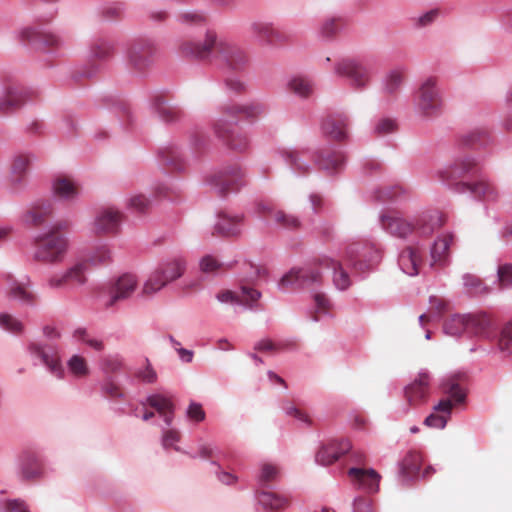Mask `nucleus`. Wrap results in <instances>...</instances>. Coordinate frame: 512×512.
I'll return each mask as SVG.
<instances>
[{
    "label": "nucleus",
    "mask_w": 512,
    "mask_h": 512,
    "mask_svg": "<svg viewBox=\"0 0 512 512\" xmlns=\"http://www.w3.org/2000/svg\"><path fill=\"white\" fill-rule=\"evenodd\" d=\"M179 54L184 58L210 60L222 69L242 71L249 63L248 54L240 46L208 29L203 40H183L178 47Z\"/></svg>",
    "instance_id": "nucleus-1"
},
{
    "label": "nucleus",
    "mask_w": 512,
    "mask_h": 512,
    "mask_svg": "<svg viewBox=\"0 0 512 512\" xmlns=\"http://www.w3.org/2000/svg\"><path fill=\"white\" fill-rule=\"evenodd\" d=\"M479 170V162L470 155H458L453 160L433 172V177L455 193L469 192L474 197L487 202H495L499 198L494 184L486 181L468 183L460 181L466 176L475 175Z\"/></svg>",
    "instance_id": "nucleus-2"
},
{
    "label": "nucleus",
    "mask_w": 512,
    "mask_h": 512,
    "mask_svg": "<svg viewBox=\"0 0 512 512\" xmlns=\"http://www.w3.org/2000/svg\"><path fill=\"white\" fill-rule=\"evenodd\" d=\"M344 259L360 276L374 271L382 260L381 249L373 242L363 239L346 243Z\"/></svg>",
    "instance_id": "nucleus-3"
},
{
    "label": "nucleus",
    "mask_w": 512,
    "mask_h": 512,
    "mask_svg": "<svg viewBox=\"0 0 512 512\" xmlns=\"http://www.w3.org/2000/svg\"><path fill=\"white\" fill-rule=\"evenodd\" d=\"M443 98L436 77L424 78L414 96V109L416 113L425 118H434L441 115Z\"/></svg>",
    "instance_id": "nucleus-4"
},
{
    "label": "nucleus",
    "mask_w": 512,
    "mask_h": 512,
    "mask_svg": "<svg viewBox=\"0 0 512 512\" xmlns=\"http://www.w3.org/2000/svg\"><path fill=\"white\" fill-rule=\"evenodd\" d=\"M432 220V215H423L414 225L402 217L386 214L379 216L382 229L389 235L400 239L408 238L414 230H417L421 236L430 235L438 224V219H435L434 223H431Z\"/></svg>",
    "instance_id": "nucleus-5"
},
{
    "label": "nucleus",
    "mask_w": 512,
    "mask_h": 512,
    "mask_svg": "<svg viewBox=\"0 0 512 512\" xmlns=\"http://www.w3.org/2000/svg\"><path fill=\"white\" fill-rule=\"evenodd\" d=\"M33 259L47 264H59L66 255L68 240L63 235L41 232L34 237Z\"/></svg>",
    "instance_id": "nucleus-6"
},
{
    "label": "nucleus",
    "mask_w": 512,
    "mask_h": 512,
    "mask_svg": "<svg viewBox=\"0 0 512 512\" xmlns=\"http://www.w3.org/2000/svg\"><path fill=\"white\" fill-rule=\"evenodd\" d=\"M334 74L346 79L352 88L361 90L370 83L371 67L356 58L344 57L336 61Z\"/></svg>",
    "instance_id": "nucleus-7"
},
{
    "label": "nucleus",
    "mask_w": 512,
    "mask_h": 512,
    "mask_svg": "<svg viewBox=\"0 0 512 512\" xmlns=\"http://www.w3.org/2000/svg\"><path fill=\"white\" fill-rule=\"evenodd\" d=\"M237 119L220 113L213 123V131L217 138L222 140L230 149L243 152L248 149L250 139L242 131L236 130Z\"/></svg>",
    "instance_id": "nucleus-8"
},
{
    "label": "nucleus",
    "mask_w": 512,
    "mask_h": 512,
    "mask_svg": "<svg viewBox=\"0 0 512 512\" xmlns=\"http://www.w3.org/2000/svg\"><path fill=\"white\" fill-rule=\"evenodd\" d=\"M322 281L320 271L315 267L292 268L282 276L278 283L280 290L288 289H314Z\"/></svg>",
    "instance_id": "nucleus-9"
},
{
    "label": "nucleus",
    "mask_w": 512,
    "mask_h": 512,
    "mask_svg": "<svg viewBox=\"0 0 512 512\" xmlns=\"http://www.w3.org/2000/svg\"><path fill=\"white\" fill-rule=\"evenodd\" d=\"M28 351L34 359L39 360L50 374L63 379L65 370L62 365L60 350L57 346L48 343L33 342L29 344Z\"/></svg>",
    "instance_id": "nucleus-10"
},
{
    "label": "nucleus",
    "mask_w": 512,
    "mask_h": 512,
    "mask_svg": "<svg viewBox=\"0 0 512 512\" xmlns=\"http://www.w3.org/2000/svg\"><path fill=\"white\" fill-rule=\"evenodd\" d=\"M87 269L86 262H77L66 270L50 275L46 285L53 290L65 289L69 286H82L87 281Z\"/></svg>",
    "instance_id": "nucleus-11"
},
{
    "label": "nucleus",
    "mask_w": 512,
    "mask_h": 512,
    "mask_svg": "<svg viewBox=\"0 0 512 512\" xmlns=\"http://www.w3.org/2000/svg\"><path fill=\"white\" fill-rule=\"evenodd\" d=\"M244 174L240 167L230 166L212 175L210 185L220 196H225L229 192H236L245 184Z\"/></svg>",
    "instance_id": "nucleus-12"
},
{
    "label": "nucleus",
    "mask_w": 512,
    "mask_h": 512,
    "mask_svg": "<svg viewBox=\"0 0 512 512\" xmlns=\"http://www.w3.org/2000/svg\"><path fill=\"white\" fill-rule=\"evenodd\" d=\"M469 336L479 340L493 341L496 339L498 322L486 312L468 313Z\"/></svg>",
    "instance_id": "nucleus-13"
},
{
    "label": "nucleus",
    "mask_w": 512,
    "mask_h": 512,
    "mask_svg": "<svg viewBox=\"0 0 512 512\" xmlns=\"http://www.w3.org/2000/svg\"><path fill=\"white\" fill-rule=\"evenodd\" d=\"M138 287L136 275L125 273L114 281L108 290V295L103 301L106 308L113 307L117 302L129 299Z\"/></svg>",
    "instance_id": "nucleus-14"
},
{
    "label": "nucleus",
    "mask_w": 512,
    "mask_h": 512,
    "mask_svg": "<svg viewBox=\"0 0 512 512\" xmlns=\"http://www.w3.org/2000/svg\"><path fill=\"white\" fill-rule=\"evenodd\" d=\"M155 47L150 41L135 42L126 51L127 64L137 72L145 71L152 63Z\"/></svg>",
    "instance_id": "nucleus-15"
},
{
    "label": "nucleus",
    "mask_w": 512,
    "mask_h": 512,
    "mask_svg": "<svg viewBox=\"0 0 512 512\" xmlns=\"http://www.w3.org/2000/svg\"><path fill=\"white\" fill-rule=\"evenodd\" d=\"M19 475L24 480H36L47 474L45 460L38 453L24 451L19 457Z\"/></svg>",
    "instance_id": "nucleus-16"
},
{
    "label": "nucleus",
    "mask_w": 512,
    "mask_h": 512,
    "mask_svg": "<svg viewBox=\"0 0 512 512\" xmlns=\"http://www.w3.org/2000/svg\"><path fill=\"white\" fill-rule=\"evenodd\" d=\"M347 474L355 489L361 490L367 494H373L379 491L381 475L373 468L351 467Z\"/></svg>",
    "instance_id": "nucleus-17"
},
{
    "label": "nucleus",
    "mask_w": 512,
    "mask_h": 512,
    "mask_svg": "<svg viewBox=\"0 0 512 512\" xmlns=\"http://www.w3.org/2000/svg\"><path fill=\"white\" fill-rule=\"evenodd\" d=\"M351 120L345 113H335L327 116L321 123L322 133L336 141H346L349 138Z\"/></svg>",
    "instance_id": "nucleus-18"
},
{
    "label": "nucleus",
    "mask_w": 512,
    "mask_h": 512,
    "mask_svg": "<svg viewBox=\"0 0 512 512\" xmlns=\"http://www.w3.org/2000/svg\"><path fill=\"white\" fill-rule=\"evenodd\" d=\"M430 375L426 369L419 371L417 378L404 388V395L409 407L424 403L429 394Z\"/></svg>",
    "instance_id": "nucleus-19"
},
{
    "label": "nucleus",
    "mask_w": 512,
    "mask_h": 512,
    "mask_svg": "<svg viewBox=\"0 0 512 512\" xmlns=\"http://www.w3.org/2000/svg\"><path fill=\"white\" fill-rule=\"evenodd\" d=\"M29 99L30 92L27 89L15 84L8 85L0 97V112L8 114L20 108Z\"/></svg>",
    "instance_id": "nucleus-20"
},
{
    "label": "nucleus",
    "mask_w": 512,
    "mask_h": 512,
    "mask_svg": "<svg viewBox=\"0 0 512 512\" xmlns=\"http://www.w3.org/2000/svg\"><path fill=\"white\" fill-rule=\"evenodd\" d=\"M350 449L351 444L348 440L330 441L319 448L315 455V461L322 466L331 465Z\"/></svg>",
    "instance_id": "nucleus-21"
},
{
    "label": "nucleus",
    "mask_w": 512,
    "mask_h": 512,
    "mask_svg": "<svg viewBox=\"0 0 512 512\" xmlns=\"http://www.w3.org/2000/svg\"><path fill=\"white\" fill-rule=\"evenodd\" d=\"M53 214V207L48 200L33 202L21 216V222L27 226H41Z\"/></svg>",
    "instance_id": "nucleus-22"
},
{
    "label": "nucleus",
    "mask_w": 512,
    "mask_h": 512,
    "mask_svg": "<svg viewBox=\"0 0 512 512\" xmlns=\"http://www.w3.org/2000/svg\"><path fill=\"white\" fill-rule=\"evenodd\" d=\"M122 221V213L115 208L101 209L94 219V229L98 233H116Z\"/></svg>",
    "instance_id": "nucleus-23"
},
{
    "label": "nucleus",
    "mask_w": 512,
    "mask_h": 512,
    "mask_svg": "<svg viewBox=\"0 0 512 512\" xmlns=\"http://www.w3.org/2000/svg\"><path fill=\"white\" fill-rule=\"evenodd\" d=\"M421 462L422 457L418 452L411 451L406 454L399 464L398 478L402 485H407L420 478Z\"/></svg>",
    "instance_id": "nucleus-24"
},
{
    "label": "nucleus",
    "mask_w": 512,
    "mask_h": 512,
    "mask_svg": "<svg viewBox=\"0 0 512 512\" xmlns=\"http://www.w3.org/2000/svg\"><path fill=\"white\" fill-rule=\"evenodd\" d=\"M318 265L322 269H331L333 271V283L335 287L344 291L351 286V279L346 270H344L340 261L333 259L327 255H323L317 260Z\"/></svg>",
    "instance_id": "nucleus-25"
},
{
    "label": "nucleus",
    "mask_w": 512,
    "mask_h": 512,
    "mask_svg": "<svg viewBox=\"0 0 512 512\" xmlns=\"http://www.w3.org/2000/svg\"><path fill=\"white\" fill-rule=\"evenodd\" d=\"M142 404L154 408L167 427L172 425L174 420V404L169 397L162 394H151L147 396Z\"/></svg>",
    "instance_id": "nucleus-26"
},
{
    "label": "nucleus",
    "mask_w": 512,
    "mask_h": 512,
    "mask_svg": "<svg viewBox=\"0 0 512 512\" xmlns=\"http://www.w3.org/2000/svg\"><path fill=\"white\" fill-rule=\"evenodd\" d=\"M251 33L262 43L273 44L274 42H284L287 37L279 30L273 27L271 22L254 21L250 25Z\"/></svg>",
    "instance_id": "nucleus-27"
},
{
    "label": "nucleus",
    "mask_w": 512,
    "mask_h": 512,
    "mask_svg": "<svg viewBox=\"0 0 512 512\" xmlns=\"http://www.w3.org/2000/svg\"><path fill=\"white\" fill-rule=\"evenodd\" d=\"M157 268L170 283L183 276L186 260L181 255H172L162 260Z\"/></svg>",
    "instance_id": "nucleus-28"
},
{
    "label": "nucleus",
    "mask_w": 512,
    "mask_h": 512,
    "mask_svg": "<svg viewBox=\"0 0 512 512\" xmlns=\"http://www.w3.org/2000/svg\"><path fill=\"white\" fill-rule=\"evenodd\" d=\"M31 285V279L29 276H26L25 281L22 283L12 281L8 286V294L12 299L19 301L23 305L34 306L36 304L37 296L29 290Z\"/></svg>",
    "instance_id": "nucleus-29"
},
{
    "label": "nucleus",
    "mask_w": 512,
    "mask_h": 512,
    "mask_svg": "<svg viewBox=\"0 0 512 512\" xmlns=\"http://www.w3.org/2000/svg\"><path fill=\"white\" fill-rule=\"evenodd\" d=\"M281 156L295 174L302 175L311 169V165L307 162L308 159L312 158L309 151L285 150L281 152Z\"/></svg>",
    "instance_id": "nucleus-30"
},
{
    "label": "nucleus",
    "mask_w": 512,
    "mask_h": 512,
    "mask_svg": "<svg viewBox=\"0 0 512 512\" xmlns=\"http://www.w3.org/2000/svg\"><path fill=\"white\" fill-rule=\"evenodd\" d=\"M53 195L63 201L74 202L80 196L77 183L67 178H57L52 183Z\"/></svg>",
    "instance_id": "nucleus-31"
},
{
    "label": "nucleus",
    "mask_w": 512,
    "mask_h": 512,
    "mask_svg": "<svg viewBox=\"0 0 512 512\" xmlns=\"http://www.w3.org/2000/svg\"><path fill=\"white\" fill-rule=\"evenodd\" d=\"M244 219L243 214H220L215 223V231L221 236H235L241 232V225Z\"/></svg>",
    "instance_id": "nucleus-32"
},
{
    "label": "nucleus",
    "mask_w": 512,
    "mask_h": 512,
    "mask_svg": "<svg viewBox=\"0 0 512 512\" xmlns=\"http://www.w3.org/2000/svg\"><path fill=\"white\" fill-rule=\"evenodd\" d=\"M433 410L437 411V412H441V414L431 413L430 415H428L425 418L424 424L428 427L436 428V429L445 428V426L448 422V418L451 415V410H452L451 400H449V399L440 400L439 403L433 407Z\"/></svg>",
    "instance_id": "nucleus-33"
},
{
    "label": "nucleus",
    "mask_w": 512,
    "mask_h": 512,
    "mask_svg": "<svg viewBox=\"0 0 512 512\" xmlns=\"http://www.w3.org/2000/svg\"><path fill=\"white\" fill-rule=\"evenodd\" d=\"M443 332L445 335L460 338L464 334L469 335V317L468 313L454 314L448 318L443 324Z\"/></svg>",
    "instance_id": "nucleus-34"
},
{
    "label": "nucleus",
    "mask_w": 512,
    "mask_h": 512,
    "mask_svg": "<svg viewBox=\"0 0 512 512\" xmlns=\"http://www.w3.org/2000/svg\"><path fill=\"white\" fill-rule=\"evenodd\" d=\"M258 504L268 512H277L285 509L289 504V498L271 491H261L256 495Z\"/></svg>",
    "instance_id": "nucleus-35"
},
{
    "label": "nucleus",
    "mask_w": 512,
    "mask_h": 512,
    "mask_svg": "<svg viewBox=\"0 0 512 512\" xmlns=\"http://www.w3.org/2000/svg\"><path fill=\"white\" fill-rule=\"evenodd\" d=\"M421 256L412 247H406L398 256V265L403 273L409 276H416L419 274V264Z\"/></svg>",
    "instance_id": "nucleus-36"
},
{
    "label": "nucleus",
    "mask_w": 512,
    "mask_h": 512,
    "mask_svg": "<svg viewBox=\"0 0 512 512\" xmlns=\"http://www.w3.org/2000/svg\"><path fill=\"white\" fill-rule=\"evenodd\" d=\"M158 161L161 166L171 167L173 170L181 171L184 168L179 148L174 144L159 150Z\"/></svg>",
    "instance_id": "nucleus-37"
},
{
    "label": "nucleus",
    "mask_w": 512,
    "mask_h": 512,
    "mask_svg": "<svg viewBox=\"0 0 512 512\" xmlns=\"http://www.w3.org/2000/svg\"><path fill=\"white\" fill-rule=\"evenodd\" d=\"M460 145L470 149H484L490 146L489 134L482 129H475L460 137Z\"/></svg>",
    "instance_id": "nucleus-38"
},
{
    "label": "nucleus",
    "mask_w": 512,
    "mask_h": 512,
    "mask_svg": "<svg viewBox=\"0 0 512 512\" xmlns=\"http://www.w3.org/2000/svg\"><path fill=\"white\" fill-rule=\"evenodd\" d=\"M219 112L227 115L230 118L237 119L239 114H246L249 117H254L264 112V107L259 103H253L248 105H235V104H224L220 106Z\"/></svg>",
    "instance_id": "nucleus-39"
},
{
    "label": "nucleus",
    "mask_w": 512,
    "mask_h": 512,
    "mask_svg": "<svg viewBox=\"0 0 512 512\" xmlns=\"http://www.w3.org/2000/svg\"><path fill=\"white\" fill-rule=\"evenodd\" d=\"M313 158L319 169L330 175L339 172L346 163V157L342 153H335L327 157L317 154Z\"/></svg>",
    "instance_id": "nucleus-40"
},
{
    "label": "nucleus",
    "mask_w": 512,
    "mask_h": 512,
    "mask_svg": "<svg viewBox=\"0 0 512 512\" xmlns=\"http://www.w3.org/2000/svg\"><path fill=\"white\" fill-rule=\"evenodd\" d=\"M441 389L443 393L449 396L448 399L451 400L452 406L461 404L466 400L465 389L451 378L443 380L441 383Z\"/></svg>",
    "instance_id": "nucleus-41"
},
{
    "label": "nucleus",
    "mask_w": 512,
    "mask_h": 512,
    "mask_svg": "<svg viewBox=\"0 0 512 512\" xmlns=\"http://www.w3.org/2000/svg\"><path fill=\"white\" fill-rule=\"evenodd\" d=\"M289 91L301 98H307L313 93V85L310 80L300 76H293L287 81Z\"/></svg>",
    "instance_id": "nucleus-42"
},
{
    "label": "nucleus",
    "mask_w": 512,
    "mask_h": 512,
    "mask_svg": "<svg viewBox=\"0 0 512 512\" xmlns=\"http://www.w3.org/2000/svg\"><path fill=\"white\" fill-rule=\"evenodd\" d=\"M279 477L280 470L275 464L263 462L259 465L256 480L260 486H267L270 483L276 482Z\"/></svg>",
    "instance_id": "nucleus-43"
},
{
    "label": "nucleus",
    "mask_w": 512,
    "mask_h": 512,
    "mask_svg": "<svg viewBox=\"0 0 512 512\" xmlns=\"http://www.w3.org/2000/svg\"><path fill=\"white\" fill-rule=\"evenodd\" d=\"M168 283L169 281L165 279L163 274L156 267L144 282L143 293L147 295L155 294L164 288Z\"/></svg>",
    "instance_id": "nucleus-44"
},
{
    "label": "nucleus",
    "mask_w": 512,
    "mask_h": 512,
    "mask_svg": "<svg viewBox=\"0 0 512 512\" xmlns=\"http://www.w3.org/2000/svg\"><path fill=\"white\" fill-rule=\"evenodd\" d=\"M452 240L453 236L449 233L441 234L435 239L430 250L433 263H436L442 259V257L448 251Z\"/></svg>",
    "instance_id": "nucleus-45"
},
{
    "label": "nucleus",
    "mask_w": 512,
    "mask_h": 512,
    "mask_svg": "<svg viewBox=\"0 0 512 512\" xmlns=\"http://www.w3.org/2000/svg\"><path fill=\"white\" fill-rule=\"evenodd\" d=\"M155 112L159 119L165 123H172L181 117V110L168 102L159 101L155 104Z\"/></svg>",
    "instance_id": "nucleus-46"
},
{
    "label": "nucleus",
    "mask_w": 512,
    "mask_h": 512,
    "mask_svg": "<svg viewBox=\"0 0 512 512\" xmlns=\"http://www.w3.org/2000/svg\"><path fill=\"white\" fill-rule=\"evenodd\" d=\"M66 364L69 373L76 378H83L89 374L87 361L79 354L72 355Z\"/></svg>",
    "instance_id": "nucleus-47"
},
{
    "label": "nucleus",
    "mask_w": 512,
    "mask_h": 512,
    "mask_svg": "<svg viewBox=\"0 0 512 512\" xmlns=\"http://www.w3.org/2000/svg\"><path fill=\"white\" fill-rule=\"evenodd\" d=\"M30 164V158L28 156H17L11 166V181L14 184H20L23 180L27 168Z\"/></svg>",
    "instance_id": "nucleus-48"
},
{
    "label": "nucleus",
    "mask_w": 512,
    "mask_h": 512,
    "mask_svg": "<svg viewBox=\"0 0 512 512\" xmlns=\"http://www.w3.org/2000/svg\"><path fill=\"white\" fill-rule=\"evenodd\" d=\"M162 436H161V444L164 449H174L177 452H180L181 449L177 446V443L180 441V432L177 429L167 427L166 424L161 426Z\"/></svg>",
    "instance_id": "nucleus-49"
},
{
    "label": "nucleus",
    "mask_w": 512,
    "mask_h": 512,
    "mask_svg": "<svg viewBox=\"0 0 512 512\" xmlns=\"http://www.w3.org/2000/svg\"><path fill=\"white\" fill-rule=\"evenodd\" d=\"M440 10L438 8L430 9L417 16L411 18L413 28L422 29L431 26L439 17Z\"/></svg>",
    "instance_id": "nucleus-50"
},
{
    "label": "nucleus",
    "mask_w": 512,
    "mask_h": 512,
    "mask_svg": "<svg viewBox=\"0 0 512 512\" xmlns=\"http://www.w3.org/2000/svg\"><path fill=\"white\" fill-rule=\"evenodd\" d=\"M89 261L93 265L106 264L111 260V251L107 244L98 243L89 254Z\"/></svg>",
    "instance_id": "nucleus-51"
},
{
    "label": "nucleus",
    "mask_w": 512,
    "mask_h": 512,
    "mask_svg": "<svg viewBox=\"0 0 512 512\" xmlns=\"http://www.w3.org/2000/svg\"><path fill=\"white\" fill-rule=\"evenodd\" d=\"M73 338L80 343L86 344L96 351L103 349V342L97 338L91 337L85 328H77L73 332Z\"/></svg>",
    "instance_id": "nucleus-52"
},
{
    "label": "nucleus",
    "mask_w": 512,
    "mask_h": 512,
    "mask_svg": "<svg viewBox=\"0 0 512 512\" xmlns=\"http://www.w3.org/2000/svg\"><path fill=\"white\" fill-rule=\"evenodd\" d=\"M498 349L506 354H512V322H508L498 337Z\"/></svg>",
    "instance_id": "nucleus-53"
},
{
    "label": "nucleus",
    "mask_w": 512,
    "mask_h": 512,
    "mask_svg": "<svg viewBox=\"0 0 512 512\" xmlns=\"http://www.w3.org/2000/svg\"><path fill=\"white\" fill-rule=\"evenodd\" d=\"M113 53V46L104 40L95 42L90 48V56L94 59H107Z\"/></svg>",
    "instance_id": "nucleus-54"
},
{
    "label": "nucleus",
    "mask_w": 512,
    "mask_h": 512,
    "mask_svg": "<svg viewBox=\"0 0 512 512\" xmlns=\"http://www.w3.org/2000/svg\"><path fill=\"white\" fill-rule=\"evenodd\" d=\"M0 328L11 333H20L23 330V324L8 313H0Z\"/></svg>",
    "instance_id": "nucleus-55"
},
{
    "label": "nucleus",
    "mask_w": 512,
    "mask_h": 512,
    "mask_svg": "<svg viewBox=\"0 0 512 512\" xmlns=\"http://www.w3.org/2000/svg\"><path fill=\"white\" fill-rule=\"evenodd\" d=\"M274 220L280 227L285 229H297L300 226L298 217L283 211H276L274 213Z\"/></svg>",
    "instance_id": "nucleus-56"
},
{
    "label": "nucleus",
    "mask_w": 512,
    "mask_h": 512,
    "mask_svg": "<svg viewBox=\"0 0 512 512\" xmlns=\"http://www.w3.org/2000/svg\"><path fill=\"white\" fill-rule=\"evenodd\" d=\"M185 416L190 422L198 424L205 420L206 413L200 403L191 401L185 410Z\"/></svg>",
    "instance_id": "nucleus-57"
},
{
    "label": "nucleus",
    "mask_w": 512,
    "mask_h": 512,
    "mask_svg": "<svg viewBox=\"0 0 512 512\" xmlns=\"http://www.w3.org/2000/svg\"><path fill=\"white\" fill-rule=\"evenodd\" d=\"M402 72L400 70L390 71L383 79V88L387 93L395 92L401 85Z\"/></svg>",
    "instance_id": "nucleus-58"
},
{
    "label": "nucleus",
    "mask_w": 512,
    "mask_h": 512,
    "mask_svg": "<svg viewBox=\"0 0 512 512\" xmlns=\"http://www.w3.org/2000/svg\"><path fill=\"white\" fill-rule=\"evenodd\" d=\"M41 42L51 50H58L66 44L67 39L59 33L48 32L43 35Z\"/></svg>",
    "instance_id": "nucleus-59"
},
{
    "label": "nucleus",
    "mask_w": 512,
    "mask_h": 512,
    "mask_svg": "<svg viewBox=\"0 0 512 512\" xmlns=\"http://www.w3.org/2000/svg\"><path fill=\"white\" fill-rule=\"evenodd\" d=\"M206 19V15L197 10L187 11L178 16V21L182 24L203 25Z\"/></svg>",
    "instance_id": "nucleus-60"
},
{
    "label": "nucleus",
    "mask_w": 512,
    "mask_h": 512,
    "mask_svg": "<svg viewBox=\"0 0 512 512\" xmlns=\"http://www.w3.org/2000/svg\"><path fill=\"white\" fill-rule=\"evenodd\" d=\"M200 270L207 274L216 273L222 266V262L214 255H205L199 262Z\"/></svg>",
    "instance_id": "nucleus-61"
},
{
    "label": "nucleus",
    "mask_w": 512,
    "mask_h": 512,
    "mask_svg": "<svg viewBox=\"0 0 512 512\" xmlns=\"http://www.w3.org/2000/svg\"><path fill=\"white\" fill-rule=\"evenodd\" d=\"M396 128L397 124L393 119L382 118L375 123L373 127V134L376 136H385L387 134L393 133Z\"/></svg>",
    "instance_id": "nucleus-62"
},
{
    "label": "nucleus",
    "mask_w": 512,
    "mask_h": 512,
    "mask_svg": "<svg viewBox=\"0 0 512 512\" xmlns=\"http://www.w3.org/2000/svg\"><path fill=\"white\" fill-rule=\"evenodd\" d=\"M100 366L104 372L114 373L122 368L123 361L118 354L107 355L101 360Z\"/></svg>",
    "instance_id": "nucleus-63"
},
{
    "label": "nucleus",
    "mask_w": 512,
    "mask_h": 512,
    "mask_svg": "<svg viewBox=\"0 0 512 512\" xmlns=\"http://www.w3.org/2000/svg\"><path fill=\"white\" fill-rule=\"evenodd\" d=\"M497 279L501 288L512 287V264L505 263L497 268Z\"/></svg>",
    "instance_id": "nucleus-64"
}]
</instances>
